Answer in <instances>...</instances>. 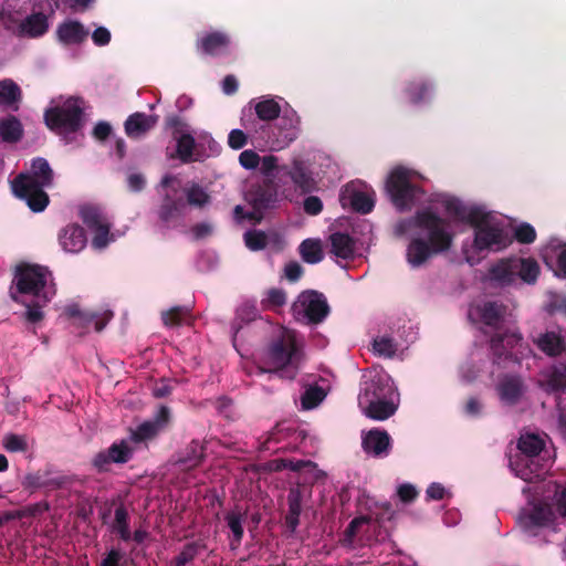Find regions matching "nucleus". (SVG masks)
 <instances>
[{
    "mask_svg": "<svg viewBox=\"0 0 566 566\" xmlns=\"http://www.w3.org/2000/svg\"><path fill=\"white\" fill-rule=\"evenodd\" d=\"M409 222L426 233L415 235L409 241L406 259L411 268H421L433 256L451 249L454 234L449 229V222L436 212L418 210Z\"/></svg>",
    "mask_w": 566,
    "mask_h": 566,
    "instance_id": "obj_1",
    "label": "nucleus"
},
{
    "mask_svg": "<svg viewBox=\"0 0 566 566\" xmlns=\"http://www.w3.org/2000/svg\"><path fill=\"white\" fill-rule=\"evenodd\" d=\"M302 353L293 335L282 333L274 338L258 366L259 374L275 373L281 378L293 380L298 370Z\"/></svg>",
    "mask_w": 566,
    "mask_h": 566,
    "instance_id": "obj_2",
    "label": "nucleus"
},
{
    "mask_svg": "<svg viewBox=\"0 0 566 566\" xmlns=\"http://www.w3.org/2000/svg\"><path fill=\"white\" fill-rule=\"evenodd\" d=\"M51 281L52 273L46 266L22 262L14 269L10 298L17 304H25L29 295L41 298L44 292H49L46 287Z\"/></svg>",
    "mask_w": 566,
    "mask_h": 566,
    "instance_id": "obj_3",
    "label": "nucleus"
},
{
    "mask_svg": "<svg viewBox=\"0 0 566 566\" xmlns=\"http://www.w3.org/2000/svg\"><path fill=\"white\" fill-rule=\"evenodd\" d=\"M421 176L402 166L395 167L386 180V192L391 203L399 210H410L424 196V190L415 182Z\"/></svg>",
    "mask_w": 566,
    "mask_h": 566,
    "instance_id": "obj_4",
    "label": "nucleus"
},
{
    "mask_svg": "<svg viewBox=\"0 0 566 566\" xmlns=\"http://www.w3.org/2000/svg\"><path fill=\"white\" fill-rule=\"evenodd\" d=\"M44 123L59 135L78 133L85 125L84 101L70 97L63 104L45 109Z\"/></svg>",
    "mask_w": 566,
    "mask_h": 566,
    "instance_id": "obj_5",
    "label": "nucleus"
},
{
    "mask_svg": "<svg viewBox=\"0 0 566 566\" xmlns=\"http://www.w3.org/2000/svg\"><path fill=\"white\" fill-rule=\"evenodd\" d=\"M329 305L325 295L310 290L302 292L292 304L293 316L307 324H321L329 314Z\"/></svg>",
    "mask_w": 566,
    "mask_h": 566,
    "instance_id": "obj_6",
    "label": "nucleus"
},
{
    "mask_svg": "<svg viewBox=\"0 0 566 566\" xmlns=\"http://www.w3.org/2000/svg\"><path fill=\"white\" fill-rule=\"evenodd\" d=\"M134 457V449L126 440L113 442L107 449L97 452L91 464L97 473H106L112 469V464H125Z\"/></svg>",
    "mask_w": 566,
    "mask_h": 566,
    "instance_id": "obj_7",
    "label": "nucleus"
},
{
    "mask_svg": "<svg viewBox=\"0 0 566 566\" xmlns=\"http://www.w3.org/2000/svg\"><path fill=\"white\" fill-rule=\"evenodd\" d=\"M44 188L27 181V178L23 176H17L11 181L13 195L25 201L29 209L33 212L44 211L50 203L49 195L44 191Z\"/></svg>",
    "mask_w": 566,
    "mask_h": 566,
    "instance_id": "obj_8",
    "label": "nucleus"
},
{
    "mask_svg": "<svg viewBox=\"0 0 566 566\" xmlns=\"http://www.w3.org/2000/svg\"><path fill=\"white\" fill-rule=\"evenodd\" d=\"M170 421V409L167 406H160L153 419L144 421L130 431V441L134 443L151 441L168 429Z\"/></svg>",
    "mask_w": 566,
    "mask_h": 566,
    "instance_id": "obj_9",
    "label": "nucleus"
},
{
    "mask_svg": "<svg viewBox=\"0 0 566 566\" xmlns=\"http://www.w3.org/2000/svg\"><path fill=\"white\" fill-rule=\"evenodd\" d=\"M177 190L174 193L167 191L161 199L157 210V217L164 229H175L181 224L186 202L181 197H177Z\"/></svg>",
    "mask_w": 566,
    "mask_h": 566,
    "instance_id": "obj_10",
    "label": "nucleus"
},
{
    "mask_svg": "<svg viewBox=\"0 0 566 566\" xmlns=\"http://www.w3.org/2000/svg\"><path fill=\"white\" fill-rule=\"evenodd\" d=\"M375 193L363 191L354 182L345 185L339 193V202L343 208H350L353 211L367 214L375 207Z\"/></svg>",
    "mask_w": 566,
    "mask_h": 566,
    "instance_id": "obj_11",
    "label": "nucleus"
},
{
    "mask_svg": "<svg viewBox=\"0 0 566 566\" xmlns=\"http://www.w3.org/2000/svg\"><path fill=\"white\" fill-rule=\"evenodd\" d=\"M511 467L516 476L532 483L543 479L548 470V460H544L541 455L516 457L511 461Z\"/></svg>",
    "mask_w": 566,
    "mask_h": 566,
    "instance_id": "obj_12",
    "label": "nucleus"
},
{
    "mask_svg": "<svg viewBox=\"0 0 566 566\" xmlns=\"http://www.w3.org/2000/svg\"><path fill=\"white\" fill-rule=\"evenodd\" d=\"M510 243L509 237L505 231L490 223L478 229L474 233L473 245L476 250H494L500 251L507 247Z\"/></svg>",
    "mask_w": 566,
    "mask_h": 566,
    "instance_id": "obj_13",
    "label": "nucleus"
},
{
    "mask_svg": "<svg viewBox=\"0 0 566 566\" xmlns=\"http://www.w3.org/2000/svg\"><path fill=\"white\" fill-rule=\"evenodd\" d=\"M394 388L387 377L376 375L363 382L358 405H365L385 398H392Z\"/></svg>",
    "mask_w": 566,
    "mask_h": 566,
    "instance_id": "obj_14",
    "label": "nucleus"
},
{
    "mask_svg": "<svg viewBox=\"0 0 566 566\" xmlns=\"http://www.w3.org/2000/svg\"><path fill=\"white\" fill-rule=\"evenodd\" d=\"M525 390L526 386L523 378L515 374L503 375L496 385V391L501 401L507 406L518 403Z\"/></svg>",
    "mask_w": 566,
    "mask_h": 566,
    "instance_id": "obj_15",
    "label": "nucleus"
},
{
    "mask_svg": "<svg viewBox=\"0 0 566 566\" xmlns=\"http://www.w3.org/2000/svg\"><path fill=\"white\" fill-rule=\"evenodd\" d=\"M361 448L374 458H384L391 450V438L386 430L373 428L363 436Z\"/></svg>",
    "mask_w": 566,
    "mask_h": 566,
    "instance_id": "obj_16",
    "label": "nucleus"
},
{
    "mask_svg": "<svg viewBox=\"0 0 566 566\" xmlns=\"http://www.w3.org/2000/svg\"><path fill=\"white\" fill-rule=\"evenodd\" d=\"M230 36L222 31L207 32L196 41V49L202 55L218 56L227 52Z\"/></svg>",
    "mask_w": 566,
    "mask_h": 566,
    "instance_id": "obj_17",
    "label": "nucleus"
},
{
    "mask_svg": "<svg viewBox=\"0 0 566 566\" xmlns=\"http://www.w3.org/2000/svg\"><path fill=\"white\" fill-rule=\"evenodd\" d=\"M158 119V115H148L142 112L133 113L124 123L125 134L132 139H139L157 125Z\"/></svg>",
    "mask_w": 566,
    "mask_h": 566,
    "instance_id": "obj_18",
    "label": "nucleus"
},
{
    "mask_svg": "<svg viewBox=\"0 0 566 566\" xmlns=\"http://www.w3.org/2000/svg\"><path fill=\"white\" fill-rule=\"evenodd\" d=\"M59 242L65 252L78 253L87 242L84 228L76 223L67 224L60 231Z\"/></svg>",
    "mask_w": 566,
    "mask_h": 566,
    "instance_id": "obj_19",
    "label": "nucleus"
},
{
    "mask_svg": "<svg viewBox=\"0 0 566 566\" xmlns=\"http://www.w3.org/2000/svg\"><path fill=\"white\" fill-rule=\"evenodd\" d=\"M18 176H23L27 181L41 187L50 188L53 186L54 171L49 161L43 157L33 158L29 172H20Z\"/></svg>",
    "mask_w": 566,
    "mask_h": 566,
    "instance_id": "obj_20",
    "label": "nucleus"
},
{
    "mask_svg": "<svg viewBox=\"0 0 566 566\" xmlns=\"http://www.w3.org/2000/svg\"><path fill=\"white\" fill-rule=\"evenodd\" d=\"M480 321L493 328L500 331L506 315V306L495 301H486L475 308Z\"/></svg>",
    "mask_w": 566,
    "mask_h": 566,
    "instance_id": "obj_21",
    "label": "nucleus"
},
{
    "mask_svg": "<svg viewBox=\"0 0 566 566\" xmlns=\"http://www.w3.org/2000/svg\"><path fill=\"white\" fill-rule=\"evenodd\" d=\"M277 189L272 180L255 187L249 192V202L256 211H263L274 206Z\"/></svg>",
    "mask_w": 566,
    "mask_h": 566,
    "instance_id": "obj_22",
    "label": "nucleus"
},
{
    "mask_svg": "<svg viewBox=\"0 0 566 566\" xmlns=\"http://www.w3.org/2000/svg\"><path fill=\"white\" fill-rule=\"evenodd\" d=\"M56 36L64 45H77L87 39L88 30L80 21L67 20L59 24Z\"/></svg>",
    "mask_w": 566,
    "mask_h": 566,
    "instance_id": "obj_23",
    "label": "nucleus"
},
{
    "mask_svg": "<svg viewBox=\"0 0 566 566\" xmlns=\"http://www.w3.org/2000/svg\"><path fill=\"white\" fill-rule=\"evenodd\" d=\"M289 176L296 189L302 193H311L317 188V182L313 177L310 167L302 160H294L289 171Z\"/></svg>",
    "mask_w": 566,
    "mask_h": 566,
    "instance_id": "obj_24",
    "label": "nucleus"
},
{
    "mask_svg": "<svg viewBox=\"0 0 566 566\" xmlns=\"http://www.w3.org/2000/svg\"><path fill=\"white\" fill-rule=\"evenodd\" d=\"M65 314L71 318H77L80 324L83 326H88L91 323H94V328L96 332H102L113 317L112 312L107 311L102 316H99L95 312H83L77 305L67 306L65 308Z\"/></svg>",
    "mask_w": 566,
    "mask_h": 566,
    "instance_id": "obj_25",
    "label": "nucleus"
},
{
    "mask_svg": "<svg viewBox=\"0 0 566 566\" xmlns=\"http://www.w3.org/2000/svg\"><path fill=\"white\" fill-rule=\"evenodd\" d=\"M23 98L21 87L12 80L0 81V106L12 112H18Z\"/></svg>",
    "mask_w": 566,
    "mask_h": 566,
    "instance_id": "obj_26",
    "label": "nucleus"
},
{
    "mask_svg": "<svg viewBox=\"0 0 566 566\" xmlns=\"http://www.w3.org/2000/svg\"><path fill=\"white\" fill-rule=\"evenodd\" d=\"M489 277L500 286L514 283L516 280L514 259H503L493 264L489 270Z\"/></svg>",
    "mask_w": 566,
    "mask_h": 566,
    "instance_id": "obj_27",
    "label": "nucleus"
},
{
    "mask_svg": "<svg viewBox=\"0 0 566 566\" xmlns=\"http://www.w3.org/2000/svg\"><path fill=\"white\" fill-rule=\"evenodd\" d=\"M534 343L545 355L557 357L566 350L564 338L555 332L541 334Z\"/></svg>",
    "mask_w": 566,
    "mask_h": 566,
    "instance_id": "obj_28",
    "label": "nucleus"
},
{
    "mask_svg": "<svg viewBox=\"0 0 566 566\" xmlns=\"http://www.w3.org/2000/svg\"><path fill=\"white\" fill-rule=\"evenodd\" d=\"M205 448L198 440H192L179 455L176 463L185 471L199 467L205 459Z\"/></svg>",
    "mask_w": 566,
    "mask_h": 566,
    "instance_id": "obj_29",
    "label": "nucleus"
},
{
    "mask_svg": "<svg viewBox=\"0 0 566 566\" xmlns=\"http://www.w3.org/2000/svg\"><path fill=\"white\" fill-rule=\"evenodd\" d=\"M539 386L547 394L566 392V363L554 365Z\"/></svg>",
    "mask_w": 566,
    "mask_h": 566,
    "instance_id": "obj_30",
    "label": "nucleus"
},
{
    "mask_svg": "<svg viewBox=\"0 0 566 566\" xmlns=\"http://www.w3.org/2000/svg\"><path fill=\"white\" fill-rule=\"evenodd\" d=\"M359 407L364 410L366 417L378 421L390 418L397 410V405L392 401L391 398L376 400Z\"/></svg>",
    "mask_w": 566,
    "mask_h": 566,
    "instance_id": "obj_31",
    "label": "nucleus"
},
{
    "mask_svg": "<svg viewBox=\"0 0 566 566\" xmlns=\"http://www.w3.org/2000/svg\"><path fill=\"white\" fill-rule=\"evenodd\" d=\"M331 253L337 258L348 260L354 256L355 241L344 232H334L329 235Z\"/></svg>",
    "mask_w": 566,
    "mask_h": 566,
    "instance_id": "obj_32",
    "label": "nucleus"
},
{
    "mask_svg": "<svg viewBox=\"0 0 566 566\" xmlns=\"http://www.w3.org/2000/svg\"><path fill=\"white\" fill-rule=\"evenodd\" d=\"M49 22L44 13L38 12L27 17L20 24V33L29 38H39L48 32Z\"/></svg>",
    "mask_w": 566,
    "mask_h": 566,
    "instance_id": "obj_33",
    "label": "nucleus"
},
{
    "mask_svg": "<svg viewBox=\"0 0 566 566\" xmlns=\"http://www.w3.org/2000/svg\"><path fill=\"white\" fill-rule=\"evenodd\" d=\"M289 512L285 516V525L291 533H294L300 524L302 512V493L300 489H291L287 494Z\"/></svg>",
    "mask_w": 566,
    "mask_h": 566,
    "instance_id": "obj_34",
    "label": "nucleus"
},
{
    "mask_svg": "<svg viewBox=\"0 0 566 566\" xmlns=\"http://www.w3.org/2000/svg\"><path fill=\"white\" fill-rule=\"evenodd\" d=\"M545 448L544 439L533 432H526L521 434L517 441V449L520 454L517 457H536L541 455Z\"/></svg>",
    "mask_w": 566,
    "mask_h": 566,
    "instance_id": "obj_35",
    "label": "nucleus"
},
{
    "mask_svg": "<svg viewBox=\"0 0 566 566\" xmlns=\"http://www.w3.org/2000/svg\"><path fill=\"white\" fill-rule=\"evenodd\" d=\"M0 136L6 143H17L23 136V127L18 117L9 115L0 119Z\"/></svg>",
    "mask_w": 566,
    "mask_h": 566,
    "instance_id": "obj_36",
    "label": "nucleus"
},
{
    "mask_svg": "<svg viewBox=\"0 0 566 566\" xmlns=\"http://www.w3.org/2000/svg\"><path fill=\"white\" fill-rule=\"evenodd\" d=\"M514 265L516 277H521L528 284L536 282L539 274V265L534 259L515 258Z\"/></svg>",
    "mask_w": 566,
    "mask_h": 566,
    "instance_id": "obj_37",
    "label": "nucleus"
},
{
    "mask_svg": "<svg viewBox=\"0 0 566 566\" xmlns=\"http://www.w3.org/2000/svg\"><path fill=\"white\" fill-rule=\"evenodd\" d=\"M177 143L176 146V156L184 164H189L196 160L193 157V151L196 148V139L189 134H181L179 137L174 138Z\"/></svg>",
    "mask_w": 566,
    "mask_h": 566,
    "instance_id": "obj_38",
    "label": "nucleus"
},
{
    "mask_svg": "<svg viewBox=\"0 0 566 566\" xmlns=\"http://www.w3.org/2000/svg\"><path fill=\"white\" fill-rule=\"evenodd\" d=\"M224 521L232 533L231 546L232 548L238 547L243 538V521L244 514L240 511H230L224 515Z\"/></svg>",
    "mask_w": 566,
    "mask_h": 566,
    "instance_id": "obj_39",
    "label": "nucleus"
},
{
    "mask_svg": "<svg viewBox=\"0 0 566 566\" xmlns=\"http://www.w3.org/2000/svg\"><path fill=\"white\" fill-rule=\"evenodd\" d=\"M301 119L295 111H285L280 118V128L283 132L284 139L292 142L297 138Z\"/></svg>",
    "mask_w": 566,
    "mask_h": 566,
    "instance_id": "obj_40",
    "label": "nucleus"
},
{
    "mask_svg": "<svg viewBox=\"0 0 566 566\" xmlns=\"http://www.w3.org/2000/svg\"><path fill=\"white\" fill-rule=\"evenodd\" d=\"M206 548L201 541L187 543L181 552L171 560V566H186L196 559V557Z\"/></svg>",
    "mask_w": 566,
    "mask_h": 566,
    "instance_id": "obj_41",
    "label": "nucleus"
},
{
    "mask_svg": "<svg viewBox=\"0 0 566 566\" xmlns=\"http://www.w3.org/2000/svg\"><path fill=\"white\" fill-rule=\"evenodd\" d=\"M432 90L431 84L426 80H416L408 83L406 94L412 104L424 102Z\"/></svg>",
    "mask_w": 566,
    "mask_h": 566,
    "instance_id": "obj_42",
    "label": "nucleus"
},
{
    "mask_svg": "<svg viewBox=\"0 0 566 566\" xmlns=\"http://www.w3.org/2000/svg\"><path fill=\"white\" fill-rule=\"evenodd\" d=\"M300 254L306 263L316 264L324 258L321 241L306 239L300 244Z\"/></svg>",
    "mask_w": 566,
    "mask_h": 566,
    "instance_id": "obj_43",
    "label": "nucleus"
},
{
    "mask_svg": "<svg viewBox=\"0 0 566 566\" xmlns=\"http://www.w3.org/2000/svg\"><path fill=\"white\" fill-rule=\"evenodd\" d=\"M52 294H54V292H44L43 297L34 298L32 303L25 301L23 305L27 306V311L23 316L27 322L35 324L43 319L44 314L42 307L50 301Z\"/></svg>",
    "mask_w": 566,
    "mask_h": 566,
    "instance_id": "obj_44",
    "label": "nucleus"
},
{
    "mask_svg": "<svg viewBox=\"0 0 566 566\" xmlns=\"http://www.w3.org/2000/svg\"><path fill=\"white\" fill-rule=\"evenodd\" d=\"M369 522H370L369 516H358V517L353 518L342 535V538H340L342 546L353 548L355 538H356L357 534L360 532V528L364 525L369 524Z\"/></svg>",
    "mask_w": 566,
    "mask_h": 566,
    "instance_id": "obj_45",
    "label": "nucleus"
},
{
    "mask_svg": "<svg viewBox=\"0 0 566 566\" xmlns=\"http://www.w3.org/2000/svg\"><path fill=\"white\" fill-rule=\"evenodd\" d=\"M80 217L90 230L96 229L107 223V220L101 209L95 206H83L80 209Z\"/></svg>",
    "mask_w": 566,
    "mask_h": 566,
    "instance_id": "obj_46",
    "label": "nucleus"
},
{
    "mask_svg": "<svg viewBox=\"0 0 566 566\" xmlns=\"http://www.w3.org/2000/svg\"><path fill=\"white\" fill-rule=\"evenodd\" d=\"M255 114L261 120L270 122L280 117L281 107L273 98H268L256 103Z\"/></svg>",
    "mask_w": 566,
    "mask_h": 566,
    "instance_id": "obj_47",
    "label": "nucleus"
},
{
    "mask_svg": "<svg viewBox=\"0 0 566 566\" xmlns=\"http://www.w3.org/2000/svg\"><path fill=\"white\" fill-rule=\"evenodd\" d=\"M190 316V308L188 306H175L166 312H163L161 318L166 326H180Z\"/></svg>",
    "mask_w": 566,
    "mask_h": 566,
    "instance_id": "obj_48",
    "label": "nucleus"
},
{
    "mask_svg": "<svg viewBox=\"0 0 566 566\" xmlns=\"http://www.w3.org/2000/svg\"><path fill=\"white\" fill-rule=\"evenodd\" d=\"M187 203L192 207L202 208L210 201V196L199 184H191L185 189Z\"/></svg>",
    "mask_w": 566,
    "mask_h": 566,
    "instance_id": "obj_49",
    "label": "nucleus"
},
{
    "mask_svg": "<svg viewBox=\"0 0 566 566\" xmlns=\"http://www.w3.org/2000/svg\"><path fill=\"white\" fill-rule=\"evenodd\" d=\"M326 397L324 389L317 385L308 387L301 397L302 408L311 410L316 408Z\"/></svg>",
    "mask_w": 566,
    "mask_h": 566,
    "instance_id": "obj_50",
    "label": "nucleus"
},
{
    "mask_svg": "<svg viewBox=\"0 0 566 566\" xmlns=\"http://www.w3.org/2000/svg\"><path fill=\"white\" fill-rule=\"evenodd\" d=\"M552 511L546 505H535L527 515V524L531 526L542 527L552 521Z\"/></svg>",
    "mask_w": 566,
    "mask_h": 566,
    "instance_id": "obj_51",
    "label": "nucleus"
},
{
    "mask_svg": "<svg viewBox=\"0 0 566 566\" xmlns=\"http://www.w3.org/2000/svg\"><path fill=\"white\" fill-rule=\"evenodd\" d=\"M490 214L480 207H467L464 218L462 222L472 226L475 231L486 224H489Z\"/></svg>",
    "mask_w": 566,
    "mask_h": 566,
    "instance_id": "obj_52",
    "label": "nucleus"
},
{
    "mask_svg": "<svg viewBox=\"0 0 566 566\" xmlns=\"http://www.w3.org/2000/svg\"><path fill=\"white\" fill-rule=\"evenodd\" d=\"M258 317V308L253 304L245 303L237 312V318L232 323V331L237 334L241 328V323H249Z\"/></svg>",
    "mask_w": 566,
    "mask_h": 566,
    "instance_id": "obj_53",
    "label": "nucleus"
},
{
    "mask_svg": "<svg viewBox=\"0 0 566 566\" xmlns=\"http://www.w3.org/2000/svg\"><path fill=\"white\" fill-rule=\"evenodd\" d=\"M243 237L245 245L251 251H260L268 245V235L261 230H249Z\"/></svg>",
    "mask_w": 566,
    "mask_h": 566,
    "instance_id": "obj_54",
    "label": "nucleus"
},
{
    "mask_svg": "<svg viewBox=\"0 0 566 566\" xmlns=\"http://www.w3.org/2000/svg\"><path fill=\"white\" fill-rule=\"evenodd\" d=\"M505 336L501 333H495L490 339V346L492 353L494 355V363H500L502 359H507L511 357V353L506 350V345L504 344Z\"/></svg>",
    "mask_w": 566,
    "mask_h": 566,
    "instance_id": "obj_55",
    "label": "nucleus"
},
{
    "mask_svg": "<svg viewBox=\"0 0 566 566\" xmlns=\"http://www.w3.org/2000/svg\"><path fill=\"white\" fill-rule=\"evenodd\" d=\"M374 352L382 357H392L397 352V345L390 337L375 338L373 343Z\"/></svg>",
    "mask_w": 566,
    "mask_h": 566,
    "instance_id": "obj_56",
    "label": "nucleus"
},
{
    "mask_svg": "<svg viewBox=\"0 0 566 566\" xmlns=\"http://www.w3.org/2000/svg\"><path fill=\"white\" fill-rule=\"evenodd\" d=\"M2 443L9 452H25L28 450V441L24 436L8 433L4 436Z\"/></svg>",
    "mask_w": 566,
    "mask_h": 566,
    "instance_id": "obj_57",
    "label": "nucleus"
},
{
    "mask_svg": "<svg viewBox=\"0 0 566 566\" xmlns=\"http://www.w3.org/2000/svg\"><path fill=\"white\" fill-rule=\"evenodd\" d=\"M286 303V293L282 289H270L268 291V296L262 301V306L264 308H274L281 307Z\"/></svg>",
    "mask_w": 566,
    "mask_h": 566,
    "instance_id": "obj_58",
    "label": "nucleus"
},
{
    "mask_svg": "<svg viewBox=\"0 0 566 566\" xmlns=\"http://www.w3.org/2000/svg\"><path fill=\"white\" fill-rule=\"evenodd\" d=\"M514 238L522 244H531L536 240V231L530 223H521L514 230Z\"/></svg>",
    "mask_w": 566,
    "mask_h": 566,
    "instance_id": "obj_59",
    "label": "nucleus"
},
{
    "mask_svg": "<svg viewBox=\"0 0 566 566\" xmlns=\"http://www.w3.org/2000/svg\"><path fill=\"white\" fill-rule=\"evenodd\" d=\"M109 229L111 227L107 222L104 226L92 230L94 232V237L92 239V247L94 249L102 250L107 247L111 241Z\"/></svg>",
    "mask_w": 566,
    "mask_h": 566,
    "instance_id": "obj_60",
    "label": "nucleus"
},
{
    "mask_svg": "<svg viewBox=\"0 0 566 566\" xmlns=\"http://www.w3.org/2000/svg\"><path fill=\"white\" fill-rule=\"evenodd\" d=\"M45 472V482L48 490H59L66 485L70 480L66 475L62 474L61 472L53 471L51 469H44Z\"/></svg>",
    "mask_w": 566,
    "mask_h": 566,
    "instance_id": "obj_61",
    "label": "nucleus"
},
{
    "mask_svg": "<svg viewBox=\"0 0 566 566\" xmlns=\"http://www.w3.org/2000/svg\"><path fill=\"white\" fill-rule=\"evenodd\" d=\"M166 128L171 130L172 137H179L181 134H189L187 132L188 125L179 115H169L165 119Z\"/></svg>",
    "mask_w": 566,
    "mask_h": 566,
    "instance_id": "obj_62",
    "label": "nucleus"
},
{
    "mask_svg": "<svg viewBox=\"0 0 566 566\" xmlns=\"http://www.w3.org/2000/svg\"><path fill=\"white\" fill-rule=\"evenodd\" d=\"M261 157L252 149L243 150L239 156L240 165L245 169H255L260 164Z\"/></svg>",
    "mask_w": 566,
    "mask_h": 566,
    "instance_id": "obj_63",
    "label": "nucleus"
},
{
    "mask_svg": "<svg viewBox=\"0 0 566 566\" xmlns=\"http://www.w3.org/2000/svg\"><path fill=\"white\" fill-rule=\"evenodd\" d=\"M248 144V136L241 129H232L228 135V145L234 150L242 149Z\"/></svg>",
    "mask_w": 566,
    "mask_h": 566,
    "instance_id": "obj_64",
    "label": "nucleus"
}]
</instances>
